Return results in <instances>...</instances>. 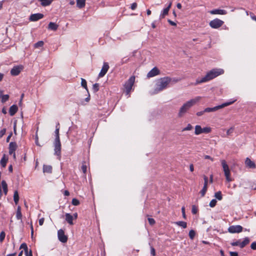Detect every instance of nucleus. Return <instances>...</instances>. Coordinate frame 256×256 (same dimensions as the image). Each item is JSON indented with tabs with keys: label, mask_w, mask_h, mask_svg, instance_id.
Instances as JSON below:
<instances>
[{
	"label": "nucleus",
	"mask_w": 256,
	"mask_h": 256,
	"mask_svg": "<svg viewBox=\"0 0 256 256\" xmlns=\"http://www.w3.org/2000/svg\"><path fill=\"white\" fill-rule=\"evenodd\" d=\"M224 73V70L223 69L214 68L208 72L204 77L201 78L196 79V82L194 84V85L196 86L202 83L208 82L218 76Z\"/></svg>",
	"instance_id": "f257e3e1"
},
{
	"label": "nucleus",
	"mask_w": 256,
	"mask_h": 256,
	"mask_svg": "<svg viewBox=\"0 0 256 256\" xmlns=\"http://www.w3.org/2000/svg\"><path fill=\"white\" fill-rule=\"evenodd\" d=\"M172 80V78L168 76L161 78L157 80L156 88L152 94H156L166 88Z\"/></svg>",
	"instance_id": "f03ea898"
},
{
	"label": "nucleus",
	"mask_w": 256,
	"mask_h": 256,
	"mask_svg": "<svg viewBox=\"0 0 256 256\" xmlns=\"http://www.w3.org/2000/svg\"><path fill=\"white\" fill-rule=\"evenodd\" d=\"M201 98V96H198L184 104L180 109L178 113V116L179 117H182L184 116V115L188 111V110L194 105L196 104L197 102H200Z\"/></svg>",
	"instance_id": "7ed1b4c3"
},
{
	"label": "nucleus",
	"mask_w": 256,
	"mask_h": 256,
	"mask_svg": "<svg viewBox=\"0 0 256 256\" xmlns=\"http://www.w3.org/2000/svg\"><path fill=\"white\" fill-rule=\"evenodd\" d=\"M221 164L222 167L223 171L224 172V176L226 178V180L228 182H232L233 180L230 176V171L228 166L226 164V161L224 160H221Z\"/></svg>",
	"instance_id": "20e7f679"
},
{
	"label": "nucleus",
	"mask_w": 256,
	"mask_h": 256,
	"mask_svg": "<svg viewBox=\"0 0 256 256\" xmlns=\"http://www.w3.org/2000/svg\"><path fill=\"white\" fill-rule=\"evenodd\" d=\"M135 81L134 76H130L124 84L126 93L129 95Z\"/></svg>",
	"instance_id": "39448f33"
},
{
	"label": "nucleus",
	"mask_w": 256,
	"mask_h": 256,
	"mask_svg": "<svg viewBox=\"0 0 256 256\" xmlns=\"http://www.w3.org/2000/svg\"><path fill=\"white\" fill-rule=\"evenodd\" d=\"M236 101V100H232V101H230V102H224L220 105H219V106H216L214 108H206L204 110V112H215L220 108H222L225 106H228L229 105H230L231 104H233L234 102Z\"/></svg>",
	"instance_id": "423d86ee"
},
{
	"label": "nucleus",
	"mask_w": 256,
	"mask_h": 256,
	"mask_svg": "<svg viewBox=\"0 0 256 256\" xmlns=\"http://www.w3.org/2000/svg\"><path fill=\"white\" fill-rule=\"evenodd\" d=\"M54 154L58 156V158L60 159L61 154V143L60 140H54Z\"/></svg>",
	"instance_id": "0eeeda50"
},
{
	"label": "nucleus",
	"mask_w": 256,
	"mask_h": 256,
	"mask_svg": "<svg viewBox=\"0 0 256 256\" xmlns=\"http://www.w3.org/2000/svg\"><path fill=\"white\" fill-rule=\"evenodd\" d=\"M224 23L222 20L218 18H215L210 22L209 25L212 28L217 29L222 26Z\"/></svg>",
	"instance_id": "6e6552de"
},
{
	"label": "nucleus",
	"mask_w": 256,
	"mask_h": 256,
	"mask_svg": "<svg viewBox=\"0 0 256 256\" xmlns=\"http://www.w3.org/2000/svg\"><path fill=\"white\" fill-rule=\"evenodd\" d=\"M24 69L22 65H17L14 66L10 70V74L12 76H16L20 74Z\"/></svg>",
	"instance_id": "1a4fd4ad"
},
{
	"label": "nucleus",
	"mask_w": 256,
	"mask_h": 256,
	"mask_svg": "<svg viewBox=\"0 0 256 256\" xmlns=\"http://www.w3.org/2000/svg\"><path fill=\"white\" fill-rule=\"evenodd\" d=\"M242 230L243 228L240 225L231 226L228 228V232L231 234L240 233Z\"/></svg>",
	"instance_id": "9d476101"
},
{
	"label": "nucleus",
	"mask_w": 256,
	"mask_h": 256,
	"mask_svg": "<svg viewBox=\"0 0 256 256\" xmlns=\"http://www.w3.org/2000/svg\"><path fill=\"white\" fill-rule=\"evenodd\" d=\"M58 236L59 240L63 243H65L68 240V237L65 235L64 231L60 229L58 232Z\"/></svg>",
	"instance_id": "9b49d317"
},
{
	"label": "nucleus",
	"mask_w": 256,
	"mask_h": 256,
	"mask_svg": "<svg viewBox=\"0 0 256 256\" xmlns=\"http://www.w3.org/2000/svg\"><path fill=\"white\" fill-rule=\"evenodd\" d=\"M160 74V70L156 67H154L148 73L146 77L148 78H152Z\"/></svg>",
	"instance_id": "f8f14e48"
},
{
	"label": "nucleus",
	"mask_w": 256,
	"mask_h": 256,
	"mask_svg": "<svg viewBox=\"0 0 256 256\" xmlns=\"http://www.w3.org/2000/svg\"><path fill=\"white\" fill-rule=\"evenodd\" d=\"M44 18V14L40 13L34 14L30 15L29 20L32 22L37 21Z\"/></svg>",
	"instance_id": "ddd939ff"
},
{
	"label": "nucleus",
	"mask_w": 256,
	"mask_h": 256,
	"mask_svg": "<svg viewBox=\"0 0 256 256\" xmlns=\"http://www.w3.org/2000/svg\"><path fill=\"white\" fill-rule=\"evenodd\" d=\"M109 68V66L107 62H104L102 68L98 74L100 78L103 77L107 72Z\"/></svg>",
	"instance_id": "4468645a"
},
{
	"label": "nucleus",
	"mask_w": 256,
	"mask_h": 256,
	"mask_svg": "<svg viewBox=\"0 0 256 256\" xmlns=\"http://www.w3.org/2000/svg\"><path fill=\"white\" fill-rule=\"evenodd\" d=\"M204 186L202 189L200 190V193L202 197L204 196L208 189V178L206 176H204Z\"/></svg>",
	"instance_id": "2eb2a0df"
},
{
	"label": "nucleus",
	"mask_w": 256,
	"mask_h": 256,
	"mask_svg": "<svg viewBox=\"0 0 256 256\" xmlns=\"http://www.w3.org/2000/svg\"><path fill=\"white\" fill-rule=\"evenodd\" d=\"M245 164L246 168H255L256 167L255 163L251 160L248 158H246L245 160Z\"/></svg>",
	"instance_id": "dca6fc26"
},
{
	"label": "nucleus",
	"mask_w": 256,
	"mask_h": 256,
	"mask_svg": "<svg viewBox=\"0 0 256 256\" xmlns=\"http://www.w3.org/2000/svg\"><path fill=\"white\" fill-rule=\"evenodd\" d=\"M210 13L212 14H222L224 15L227 14L226 10L220 9H215L212 10L210 12Z\"/></svg>",
	"instance_id": "f3484780"
},
{
	"label": "nucleus",
	"mask_w": 256,
	"mask_h": 256,
	"mask_svg": "<svg viewBox=\"0 0 256 256\" xmlns=\"http://www.w3.org/2000/svg\"><path fill=\"white\" fill-rule=\"evenodd\" d=\"M172 2H170L168 6L163 10L162 12V13L160 16V18H164L166 15L168 14L170 8L172 6Z\"/></svg>",
	"instance_id": "a211bd4d"
},
{
	"label": "nucleus",
	"mask_w": 256,
	"mask_h": 256,
	"mask_svg": "<svg viewBox=\"0 0 256 256\" xmlns=\"http://www.w3.org/2000/svg\"><path fill=\"white\" fill-rule=\"evenodd\" d=\"M17 148V144L15 142H10L9 144V154H12Z\"/></svg>",
	"instance_id": "6ab92c4d"
},
{
	"label": "nucleus",
	"mask_w": 256,
	"mask_h": 256,
	"mask_svg": "<svg viewBox=\"0 0 256 256\" xmlns=\"http://www.w3.org/2000/svg\"><path fill=\"white\" fill-rule=\"evenodd\" d=\"M65 217H66V220L67 222L70 224V225H73L74 224V223H73V216L70 214L69 213H66V214H65Z\"/></svg>",
	"instance_id": "aec40b11"
},
{
	"label": "nucleus",
	"mask_w": 256,
	"mask_h": 256,
	"mask_svg": "<svg viewBox=\"0 0 256 256\" xmlns=\"http://www.w3.org/2000/svg\"><path fill=\"white\" fill-rule=\"evenodd\" d=\"M18 110V106L16 105H12L10 108L9 112L11 116H12L15 114L17 112Z\"/></svg>",
	"instance_id": "412c9836"
},
{
	"label": "nucleus",
	"mask_w": 256,
	"mask_h": 256,
	"mask_svg": "<svg viewBox=\"0 0 256 256\" xmlns=\"http://www.w3.org/2000/svg\"><path fill=\"white\" fill-rule=\"evenodd\" d=\"M43 172L44 173L50 174L52 172V166L50 165H44L43 166Z\"/></svg>",
	"instance_id": "4be33fe9"
},
{
	"label": "nucleus",
	"mask_w": 256,
	"mask_h": 256,
	"mask_svg": "<svg viewBox=\"0 0 256 256\" xmlns=\"http://www.w3.org/2000/svg\"><path fill=\"white\" fill-rule=\"evenodd\" d=\"M8 160V158L6 156V154H4L0 162V164L2 166V167L4 168L6 166Z\"/></svg>",
	"instance_id": "5701e85b"
},
{
	"label": "nucleus",
	"mask_w": 256,
	"mask_h": 256,
	"mask_svg": "<svg viewBox=\"0 0 256 256\" xmlns=\"http://www.w3.org/2000/svg\"><path fill=\"white\" fill-rule=\"evenodd\" d=\"M202 133V128L200 125H196L195 126L194 134L196 135H199Z\"/></svg>",
	"instance_id": "b1692460"
},
{
	"label": "nucleus",
	"mask_w": 256,
	"mask_h": 256,
	"mask_svg": "<svg viewBox=\"0 0 256 256\" xmlns=\"http://www.w3.org/2000/svg\"><path fill=\"white\" fill-rule=\"evenodd\" d=\"M86 0H76V6L80 8H82L85 6Z\"/></svg>",
	"instance_id": "393cba45"
},
{
	"label": "nucleus",
	"mask_w": 256,
	"mask_h": 256,
	"mask_svg": "<svg viewBox=\"0 0 256 256\" xmlns=\"http://www.w3.org/2000/svg\"><path fill=\"white\" fill-rule=\"evenodd\" d=\"M58 26L52 22H50L48 26V28L52 30H56L58 29Z\"/></svg>",
	"instance_id": "a878e982"
},
{
	"label": "nucleus",
	"mask_w": 256,
	"mask_h": 256,
	"mask_svg": "<svg viewBox=\"0 0 256 256\" xmlns=\"http://www.w3.org/2000/svg\"><path fill=\"white\" fill-rule=\"evenodd\" d=\"M250 242V239L246 237L244 238V240L242 242H240V248H243Z\"/></svg>",
	"instance_id": "bb28decb"
},
{
	"label": "nucleus",
	"mask_w": 256,
	"mask_h": 256,
	"mask_svg": "<svg viewBox=\"0 0 256 256\" xmlns=\"http://www.w3.org/2000/svg\"><path fill=\"white\" fill-rule=\"evenodd\" d=\"M2 188H3V190H4V194L6 195L7 193H8V185H7V184L6 182V181L2 180Z\"/></svg>",
	"instance_id": "cd10ccee"
},
{
	"label": "nucleus",
	"mask_w": 256,
	"mask_h": 256,
	"mask_svg": "<svg viewBox=\"0 0 256 256\" xmlns=\"http://www.w3.org/2000/svg\"><path fill=\"white\" fill-rule=\"evenodd\" d=\"M174 224L177 226L182 227L184 228H185L187 226V224L185 222L183 221H178L174 222Z\"/></svg>",
	"instance_id": "c85d7f7f"
},
{
	"label": "nucleus",
	"mask_w": 256,
	"mask_h": 256,
	"mask_svg": "<svg viewBox=\"0 0 256 256\" xmlns=\"http://www.w3.org/2000/svg\"><path fill=\"white\" fill-rule=\"evenodd\" d=\"M14 200L16 204H18L19 200L18 193L17 190H15L14 194Z\"/></svg>",
	"instance_id": "c756f323"
},
{
	"label": "nucleus",
	"mask_w": 256,
	"mask_h": 256,
	"mask_svg": "<svg viewBox=\"0 0 256 256\" xmlns=\"http://www.w3.org/2000/svg\"><path fill=\"white\" fill-rule=\"evenodd\" d=\"M81 86L88 92L86 81L83 78H81Z\"/></svg>",
	"instance_id": "7c9ffc66"
},
{
	"label": "nucleus",
	"mask_w": 256,
	"mask_h": 256,
	"mask_svg": "<svg viewBox=\"0 0 256 256\" xmlns=\"http://www.w3.org/2000/svg\"><path fill=\"white\" fill-rule=\"evenodd\" d=\"M215 198L219 200H220L222 198V192L220 191H218L215 193L214 194Z\"/></svg>",
	"instance_id": "2f4dec72"
},
{
	"label": "nucleus",
	"mask_w": 256,
	"mask_h": 256,
	"mask_svg": "<svg viewBox=\"0 0 256 256\" xmlns=\"http://www.w3.org/2000/svg\"><path fill=\"white\" fill-rule=\"evenodd\" d=\"M44 44V42L42 40L38 41V42H36L34 44V47L35 48H38L40 47H42Z\"/></svg>",
	"instance_id": "473e14b6"
},
{
	"label": "nucleus",
	"mask_w": 256,
	"mask_h": 256,
	"mask_svg": "<svg viewBox=\"0 0 256 256\" xmlns=\"http://www.w3.org/2000/svg\"><path fill=\"white\" fill-rule=\"evenodd\" d=\"M58 125H59V124H58L56 126V130H55L56 137L54 140H60L59 136V128L58 127Z\"/></svg>",
	"instance_id": "72a5a7b5"
},
{
	"label": "nucleus",
	"mask_w": 256,
	"mask_h": 256,
	"mask_svg": "<svg viewBox=\"0 0 256 256\" xmlns=\"http://www.w3.org/2000/svg\"><path fill=\"white\" fill-rule=\"evenodd\" d=\"M212 128L210 127H205L202 128V133L208 134L210 132Z\"/></svg>",
	"instance_id": "f704fd0d"
},
{
	"label": "nucleus",
	"mask_w": 256,
	"mask_h": 256,
	"mask_svg": "<svg viewBox=\"0 0 256 256\" xmlns=\"http://www.w3.org/2000/svg\"><path fill=\"white\" fill-rule=\"evenodd\" d=\"M1 96H2V103H4L6 102L9 98V96L8 94L3 95V96L2 95Z\"/></svg>",
	"instance_id": "c9c22d12"
},
{
	"label": "nucleus",
	"mask_w": 256,
	"mask_h": 256,
	"mask_svg": "<svg viewBox=\"0 0 256 256\" xmlns=\"http://www.w3.org/2000/svg\"><path fill=\"white\" fill-rule=\"evenodd\" d=\"M195 234H196V233H195V232L192 230H190V232H189V234H188V235H189V236H190V238L191 239V240H193L194 236H195Z\"/></svg>",
	"instance_id": "e433bc0d"
},
{
	"label": "nucleus",
	"mask_w": 256,
	"mask_h": 256,
	"mask_svg": "<svg viewBox=\"0 0 256 256\" xmlns=\"http://www.w3.org/2000/svg\"><path fill=\"white\" fill-rule=\"evenodd\" d=\"M216 199H213L210 202L209 206L211 208H214L216 206Z\"/></svg>",
	"instance_id": "4c0bfd02"
},
{
	"label": "nucleus",
	"mask_w": 256,
	"mask_h": 256,
	"mask_svg": "<svg viewBox=\"0 0 256 256\" xmlns=\"http://www.w3.org/2000/svg\"><path fill=\"white\" fill-rule=\"evenodd\" d=\"M72 204L74 206H78V205H79V204H80V202H79V200H78V199L74 198H73V199L72 200Z\"/></svg>",
	"instance_id": "58836bf2"
},
{
	"label": "nucleus",
	"mask_w": 256,
	"mask_h": 256,
	"mask_svg": "<svg viewBox=\"0 0 256 256\" xmlns=\"http://www.w3.org/2000/svg\"><path fill=\"white\" fill-rule=\"evenodd\" d=\"M192 128V126L190 124H188L187 126L182 129V131L190 130Z\"/></svg>",
	"instance_id": "ea45409f"
},
{
	"label": "nucleus",
	"mask_w": 256,
	"mask_h": 256,
	"mask_svg": "<svg viewBox=\"0 0 256 256\" xmlns=\"http://www.w3.org/2000/svg\"><path fill=\"white\" fill-rule=\"evenodd\" d=\"M6 236V234L4 232H2L0 234V242H2Z\"/></svg>",
	"instance_id": "a19ab883"
},
{
	"label": "nucleus",
	"mask_w": 256,
	"mask_h": 256,
	"mask_svg": "<svg viewBox=\"0 0 256 256\" xmlns=\"http://www.w3.org/2000/svg\"><path fill=\"white\" fill-rule=\"evenodd\" d=\"M86 169H87V167L86 164V163L85 162L82 163V172H84V174H86Z\"/></svg>",
	"instance_id": "79ce46f5"
},
{
	"label": "nucleus",
	"mask_w": 256,
	"mask_h": 256,
	"mask_svg": "<svg viewBox=\"0 0 256 256\" xmlns=\"http://www.w3.org/2000/svg\"><path fill=\"white\" fill-rule=\"evenodd\" d=\"M240 240H238L236 242H232L231 245L232 246H240Z\"/></svg>",
	"instance_id": "37998d69"
},
{
	"label": "nucleus",
	"mask_w": 256,
	"mask_h": 256,
	"mask_svg": "<svg viewBox=\"0 0 256 256\" xmlns=\"http://www.w3.org/2000/svg\"><path fill=\"white\" fill-rule=\"evenodd\" d=\"M20 248H23L25 252L28 251V248L26 244L25 243L22 244L20 246Z\"/></svg>",
	"instance_id": "c03bdc74"
},
{
	"label": "nucleus",
	"mask_w": 256,
	"mask_h": 256,
	"mask_svg": "<svg viewBox=\"0 0 256 256\" xmlns=\"http://www.w3.org/2000/svg\"><path fill=\"white\" fill-rule=\"evenodd\" d=\"M90 95L88 94V96L87 98H86L84 100L81 101L80 104L82 105H84L86 104L84 103V101L86 102H88L90 101Z\"/></svg>",
	"instance_id": "a18cd8bd"
},
{
	"label": "nucleus",
	"mask_w": 256,
	"mask_h": 256,
	"mask_svg": "<svg viewBox=\"0 0 256 256\" xmlns=\"http://www.w3.org/2000/svg\"><path fill=\"white\" fill-rule=\"evenodd\" d=\"M16 218L18 220H22V214L21 212H16Z\"/></svg>",
	"instance_id": "49530a36"
},
{
	"label": "nucleus",
	"mask_w": 256,
	"mask_h": 256,
	"mask_svg": "<svg viewBox=\"0 0 256 256\" xmlns=\"http://www.w3.org/2000/svg\"><path fill=\"white\" fill-rule=\"evenodd\" d=\"M198 212V209L196 208V207L195 206H192V212L195 214L197 213Z\"/></svg>",
	"instance_id": "de8ad7c7"
},
{
	"label": "nucleus",
	"mask_w": 256,
	"mask_h": 256,
	"mask_svg": "<svg viewBox=\"0 0 256 256\" xmlns=\"http://www.w3.org/2000/svg\"><path fill=\"white\" fill-rule=\"evenodd\" d=\"M93 90L94 92H98L99 90V84H95L93 85Z\"/></svg>",
	"instance_id": "09e8293b"
},
{
	"label": "nucleus",
	"mask_w": 256,
	"mask_h": 256,
	"mask_svg": "<svg viewBox=\"0 0 256 256\" xmlns=\"http://www.w3.org/2000/svg\"><path fill=\"white\" fill-rule=\"evenodd\" d=\"M6 129L3 128L0 131V138H2L6 134Z\"/></svg>",
	"instance_id": "8fccbe9b"
},
{
	"label": "nucleus",
	"mask_w": 256,
	"mask_h": 256,
	"mask_svg": "<svg viewBox=\"0 0 256 256\" xmlns=\"http://www.w3.org/2000/svg\"><path fill=\"white\" fill-rule=\"evenodd\" d=\"M250 248L254 250H256V242H252L250 245Z\"/></svg>",
	"instance_id": "3c124183"
},
{
	"label": "nucleus",
	"mask_w": 256,
	"mask_h": 256,
	"mask_svg": "<svg viewBox=\"0 0 256 256\" xmlns=\"http://www.w3.org/2000/svg\"><path fill=\"white\" fill-rule=\"evenodd\" d=\"M148 221L150 225H153L155 223V220L154 218H148Z\"/></svg>",
	"instance_id": "603ef678"
},
{
	"label": "nucleus",
	"mask_w": 256,
	"mask_h": 256,
	"mask_svg": "<svg viewBox=\"0 0 256 256\" xmlns=\"http://www.w3.org/2000/svg\"><path fill=\"white\" fill-rule=\"evenodd\" d=\"M137 7V4L136 2H134L131 4L130 8L132 10H134Z\"/></svg>",
	"instance_id": "864d4df0"
},
{
	"label": "nucleus",
	"mask_w": 256,
	"mask_h": 256,
	"mask_svg": "<svg viewBox=\"0 0 256 256\" xmlns=\"http://www.w3.org/2000/svg\"><path fill=\"white\" fill-rule=\"evenodd\" d=\"M182 217L184 218H186V213H185V208L184 206H182Z\"/></svg>",
	"instance_id": "5fc2aeb1"
},
{
	"label": "nucleus",
	"mask_w": 256,
	"mask_h": 256,
	"mask_svg": "<svg viewBox=\"0 0 256 256\" xmlns=\"http://www.w3.org/2000/svg\"><path fill=\"white\" fill-rule=\"evenodd\" d=\"M150 253L153 256H154L156 254L155 250L152 246L150 247Z\"/></svg>",
	"instance_id": "6e6d98bb"
},
{
	"label": "nucleus",
	"mask_w": 256,
	"mask_h": 256,
	"mask_svg": "<svg viewBox=\"0 0 256 256\" xmlns=\"http://www.w3.org/2000/svg\"><path fill=\"white\" fill-rule=\"evenodd\" d=\"M204 158L205 159H208V160H212V162L214 161V159L212 158L211 156H208V155H205L204 156Z\"/></svg>",
	"instance_id": "4d7b16f0"
},
{
	"label": "nucleus",
	"mask_w": 256,
	"mask_h": 256,
	"mask_svg": "<svg viewBox=\"0 0 256 256\" xmlns=\"http://www.w3.org/2000/svg\"><path fill=\"white\" fill-rule=\"evenodd\" d=\"M44 218H41L39 220V221H38V222H39V224L40 226H42L43 224H44Z\"/></svg>",
	"instance_id": "13d9d810"
},
{
	"label": "nucleus",
	"mask_w": 256,
	"mask_h": 256,
	"mask_svg": "<svg viewBox=\"0 0 256 256\" xmlns=\"http://www.w3.org/2000/svg\"><path fill=\"white\" fill-rule=\"evenodd\" d=\"M205 112H204V110H202V111H200V112H196V116H202V114H204Z\"/></svg>",
	"instance_id": "bf43d9fd"
},
{
	"label": "nucleus",
	"mask_w": 256,
	"mask_h": 256,
	"mask_svg": "<svg viewBox=\"0 0 256 256\" xmlns=\"http://www.w3.org/2000/svg\"><path fill=\"white\" fill-rule=\"evenodd\" d=\"M168 22L172 26H176V22H173V21H172V20H168Z\"/></svg>",
	"instance_id": "052dcab7"
},
{
	"label": "nucleus",
	"mask_w": 256,
	"mask_h": 256,
	"mask_svg": "<svg viewBox=\"0 0 256 256\" xmlns=\"http://www.w3.org/2000/svg\"><path fill=\"white\" fill-rule=\"evenodd\" d=\"M232 131H233V129L232 128H230L227 130L226 134L228 135H230L231 133H232Z\"/></svg>",
	"instance_id": "680f3d73"
},
{
	"label": "nucleus",
	"mask_w": 256,
	"mask_h": 256,
	"mask_svg": "<svg viewBox=\"0 0 256 256\" xmlns=\"http://www.w3.org/2000/svg\"><path fill=\"white\" fill-rule=\"evenodd\" d=\"M31 238H33V236H34V228H33V226H32V225L31 224Z\"/></svg>",
	"instance_id": "e2e57ef3"
},
{
	"label": "nucleus",
	"mask_w": 256,
	"mask_h": 256,
	"mask_svg": "<svg viewBox=\"0 0 256 256\" xmlns=\"http://www.w3.org/2000/svg\"><path fill=\"white\" fill-rule=\"evenodd\" d=\"M36 144L38 146H40V144H39V142H38V136L36 135Z\"/></svg>",
	"instance_id": "0e129e2a"
},
{
	"label": "nucleus",
	"mask_w": 256,
	"mask_h": 256,
	"mask_svg": "<svg viewBox=\"0 0 256 256\" xmlns=\"http://www.w3.org/2000/svg\"><path fill=\"white\" fill-rule=\"evenodd\" d=\"M172 80L171 82H174V83H176L177 82H178L180 80L179 79H178V78H172Z\"/></svg>",
	"instance_id": "69168bd1"
},
{
	"label": "nucleus",
	"mask_w": 256,
	"mask_h": 256,
	"mask_svg": "<svg viewBox=\"0 0 256 256\" xmlns=\"http://www.w3.org/2000/svg\"><path fill=\"white\" fill-rule=\"evenodd\" d=\"M25 253H26V256H32V253L31 251H30V252H28H28H25Z\"/></svg>",
	"instance_id": "338daca9"
},
{
	"label": "nucleus",
	"mask_w": 256,
	"mask_h": 256,
	"mask_svg": "<svg viewBox=\"0 0 256 256\" xmlns=\"http://www.w3.org/2000/svg\"><path fill=\"white\" fill-rule=\"evenodd\" d=\"M190 172H192L194 170V166L192 164H191L190 166Z\"/></svg>",
	"instance_id": "774afa93"
}]
</instances>
